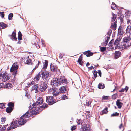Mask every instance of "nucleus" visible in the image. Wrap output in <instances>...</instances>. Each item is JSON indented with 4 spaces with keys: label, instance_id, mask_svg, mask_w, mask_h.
I'll list each match as a JSON object with an SVG mask.
<instances>
[{
    "label": "nucleus",
    "instance_id": "obj_12",
    "mask_svg": "<svg viewBox=\"0 0 131 131\" xmlns=\"http://www.w3.org/2000/svg\"><path fill=\"white\" fill-rule=\"evenodd\" d=\"M81 55L80 56V57L78 59L77 61V62L79 63V64L81 66L85 65H86V62H85L82 61V58L81 57Z\"/></svg>",
    "mask_w": 131,
    "mask_h": 131
},
{
    "label": "nucleus",
    "instance_id": "obj_45",
    "mask_svg": "<svg viewBox=\"0 0 131 131\" xmlns=\"http://www.w3.org/2000/svg\"><path fill=\"white\" fill-rule=\"evenodd\" d=\"M1 122L2 123H4L5 122V121H6V119L5 118L2 117L1 118Z\"/></svg>",
    "mask_w": 131,
    "mask_h": 131
},
{
    "label": "nucleus",
    "instance_id": "obj_33",
    "mask_svg": "<svg viewBox=\"0 0 131 131\" xmlns=\"http://www.w3.org/2000/svg\"><path fill=\"white\" fill-rule=\"evenodd\" d=\"M48 105L47 104H46V103H44L43 104V105L41 106L40 107H39L38 108V109H40L41 108L42 109H44L45 108H47V107Z\"/></svg>",
    "mask_w": 131,
    "mask_h": 131
},
{
    "label": "nucleus",
    "instance_id": "obj_35",
    "mask_svg": "<svg viewBox=\"0 0 131 131\" xmlns=\"http://www.w3.org/2000/svg\"><path fill=\"white\" fill-rule=\"evenodd\" d=\"M7 126V125H4L2 127L1 126V127H0V131H5L6 128V126Z\"/></svg>",
    "mask_w": 131,
    "mask_h": 131
},
{
    "label": "nucleus",
    "instance_id": "obj_57",
    "mask_svg": "<svg viewBox=\"0 0 131 131\" xmlns=\"http://www.w3.org/2000/svg\"><path fill=\"white\" fill-rule=\"evenodd\" d=\"M104 68L107 70H108L110 68V67L109 66H104Z\"/></svg>",
    "mask_w": 131,
    "mask_h": 131
},
{
    "label": "nucleus",
    "instance_id": "obj_8",
    "mask_svg": "<svg viewBox=\"0 0 131 131\" xmlns=\"http://www.w3.org/2000/svg\"><path fill=\"white\" fill-rule=\"evenodd\" d=\"M49 74V73L47 71H45L41 72L42 77L43 80L44 79L46 80L47 78H48Z\"/></svg>",
    "mask_w": 131,
    "mask_h": 131
},
{
    "label": "nucleus",
    "instance_id": "obj_16",
    "mask_svg": "<svg viewBox=\"0 0 131 131\" xmlns=\"http://www.w3.org/2000/svg\"><path fill=\"white\" fill-rule=\"evenodd\" d=\"M31 116V114L29 111H27L25 113L23 114L22 116L24 118H29Z\"/></svg>",
    "mask_w": 131,
    "mask_h": 131
},
{
    "label": "nucleus",
    "instance_id": "obj_37",
    "mask_svg": "<svg viewBox=\"0 0 131 131\" xmlns=\"http://www.w3.org/2000/svg\"><path fill=\"white\" fill-rule=\"evenodd\" d=\"M5 103H0V108L3 109L5 107Z\"/></svg>",
    "mask_w": 131,
    "mask_h": 131
},
{
    "label": "nucleus",
    "instance_id": "obj_29",
    "mask_svg": "<svg viewBox=\"0 0 131 131\" xmlns=\"http://www.w3.org/2000/svg\"><path fill=\"white\" fill-rule=\"evenodd\" d=\"M105 87L104 85L102 83H99L98 85V88L99 89H103Z\"/></svg>",
    "mask_w": 131,
    "mask_h": 131
},
{
    "label": "nucleus",
    "instance_id": "obj_26",
    "mask_svg": "<svg viewBox=\"0 0 131 131\" xmlns=\"http://www.w3.org/2000/svg\"><path fill=\"white\" fill-rule=\"evenodd\" d=\"M121 54V52L119 51H115V59H117L120 56Z\"/></svg>",
    "mask_w": 131,
    "mask_h": 131
},
{
    "label": "nucleus",
    "instance_id": "obj_6",
    "mask_svg": "<svg viewBox=\"0 0 131 131\" xmlns=\"http://www.w3.org/2000/svg\"><path fill=\"white\" fill-rule=\"evenodd\" d=\"M28 120V119L24 118L21 116L20 119L18 120V124L19 126H20L24 125Z\"/></svg>",
    "mask_w": 131,
    "mask_h": 131
},
{
    "label": "nucleus",
    "instance_id": "obj_30",
    "mask_svg": "<svg viewBox=\"0 0 131 131\" xmlns=\"http://www.w3.org/2000/svg\"><path fill=\"white\" fill-rule=\"evenodd\" d=\"M18 39L19 40H22V34L20 31H19L18 33Z\"/></svg>",
    "mask_w": 131,
    "mask_h": 131
},
{
    "label": "nucleus",
    "instance_id": "obj_61",
    "mask_svg": "<svg viewBox=\"0 0 131 131\" xmlns=\"http://www.w3.org/2000/svg\"><path fill=\"white\" fill-rule=\"evenodd\" d=\"M63 56L62 55V54H60L59 56V57L60 59H62L63 58Z\"/></svg>",
    "mask_w": 131,
    "mask_h": 131
},
{
    "label": "nucleus",
    "instance_id": "obj_50",
    "mask_svg": "<svg viewBox=\"0 0 131 131\" xmlns=\"http://www.w3.org/2000/svg\"><path fill=\"white\" fill-rule=\"evenodd\" d=\"M60 94H61L60 93V92H59H59H56L54 94H53V95L54 96H56Z\"/></svg>",
    "mask_w": 131,
    "mask_h": 131
},
{
    "label": "nucleus",
    "instance_id": "obj_9",
    "mask_svg": "<svg viewBox=\"0 0 131 131\" xmlns=\"http://www.w3.org/2000/svg\"><path fill=\"white\" fill-rule=\"evenodd\" d=\"M122 37L121 36H119L118 38H117L116 40H115V49H117L119 48V46L120 41Z\"/></svg>",
    "mask_w": 131,
    "mask_h": 131
},
{
    "label": "nucleus",
    "instance_id": "obj_17",
    "mask_svg": "<svg viewBox=\"0 0 131 131\" xmlns=\"http://www.w3.org/2000/svg\"><path fill=\"white\" fill-rule=\"evenodd\" d=\"M16 33L14 32L13 31L12 33V35H11V39L13 40V39H14L16 41H17V38L16 37Z\"/></svg>",
    "mask_w": 131,
    "mask_h": 131
},
{
    "label": "nucleus",
    "instance_id": "obj_20",
    "mask_svg": "<svg viewBox=\"0 0 131 131\" xmlns=\"http://www.w3.org/2000/svg\"><path fill=\"white\" fill-rule=\"evenodd\" d=\"M7 26L6 24L4 23L0 22V30L1 29H4L6 28Z\"/></svg>",
    "mask_w": 131,
    "mask_h": 131
},
{
    "label": "nucleus",
    "instance_id": "obj_27",
    "mask_svg": "<svg viewBox=\"0 0 131 131\" xmlns=\"http://www.w3.org/2000/svg\"><path fill=\"white\" fill-rule=\"evenodd\" d=\"M7 105L8 107L12 108L13 109L14 108V103L12 102H10L8 103Z\"/></svg>",
    "mask_w": 131,
    "mask_h": 131
},
{
    "label": "nucleus",
    "instance_id": "obj_7",
    "mask_svg": "<svg viewBox=\"0 0 131 131\" xmlns=\"http://www.w3.org/2000/svg\"><path fill=\"white\" fill-rule=\"evenodd\" d=\"M10 78V75L7 74L6 72L3 73L2 76V80L3 82H5L9 79Z\"/></svg>",
    "mask_w": 131,
    "mask_h": 131
},
{
    "label": "nucleus",
    "instance_id": "obj_52",
    "mask_svg": "<svg viewBox=\"0 0 131 131\" xmlns=\"http://www.w3.org/2000/svg\"><path fill=\"white\" fill-rule=\"evenodd\" d=\"M4 12H0V14L2 18H3L4 16Z\"/></svg>",
    "mask_w": 131,
    "mask_h": 131
},
{
    "label": "nucleus",
    "instance_id": "obj_39",
    "mask_svg": "<svg viewBox=\"0 0 131 131\" xmlns=\"http://www.w3.org/2000/svg\"><path fill=\"white\" fill-rule=\"evenodd\" d=\"M97 72L96 70H94V71L93 72V75H94V77H93V78L94 79L95 78L97 77Z\"/></svg>",
    "mask_w": 131,
    "mask_h": 131
},
{
    "label": "nucleus",
    "instance_id": "obj_55",
    "mask_svg": "<svg viewBox=\"0 0 131 131\" xmlns=\"http://www.w3.org/2000/svg\"><path fill=\"white\" fill-rule=\"evenodd\" d=\"M111 28L115 30V22L113 23L111 25Z\"/></svg>",
    "mask_w": 131,
    "mask_h": 131
},
{
    "label": "nucleus",
    "instance_id": "obj_46",
    "mask_svg": "<svg viewBox=\"0 0 131 131\" xmlns=\"http://www.w3.org/2000/svg\"><path fill=\"white\" fill-rule=\"evenodd\" d=\"M76 129V125H73L71 128V130L72 131L75 130Z\"/></svg>",
    "mask_w": 131,
    "mask_h": 131
},
{
    "label": "nucleus",
    "instance_id": "obj_18",
    "mask_svg": "<svg viewBox=\"0 0 131 131\" xmlns=\"http://www.w3.org/2000/svg\"><path fill=\"white\" fill-rule=\"evenodd\" d=\"M24 63L25 64H27L28 65H32L31 60L30 59H28L27 60H25L24 61Z\"/></svg>",
    "mask_w": 131,
    "mask_h": 131
},
{
    "label": "nucleus",
    "instance_id": "obj_25",
    "mask_svg": "<svg viewBox=\"0 0 131 131\" xmlns=\"http://www.w3.org/2000/svg\"><path fill=\"white\" fill-rule=\"evenodd\" d=\"M130 40V37H124L123 40V42L126 43H128Z\"/></svg>",
    "mask_w": 131,
    "mask_h": 131
},
{
    "label": "nucleus",
    "instance_id": "obj_36",
    "mask_svg": "<svg viewBox=\"0 0 131 131\" xmlns=\"http://www.w3.org/2000/svg\"><path fill=\"white\" fill-rule=\"evenodd\" d=\"M12 85L10 83H8L5 85L6 88H10L12 87Z\"/></svg>",
    "mask_w": 131,
    "mask_h": 131
},
{
    "label": "nucleus",
    "instance_id": "obj_2",
    "mask_svg": "<svg viewBox=\"0 0 131 131\" xmlns=\"http://www.w3.org/2000/svg\"><path fill=\"white\" fill-rule=\"evenodd\" d=\"M43 102V101L42 98L41 97H39L38 99L36 101V103H34L31 106V105L29 107V109L31 110L33 108H37L38 109V108L39 107V106H38L42 104Z\"/></svg>",
    "mask_w": 131,
    "mask_h": 131
},
{
    "label": "nucleus",
    "instance_id": "obj_13",
    "mask_svg": "<svg viewBox=\"0 0 131 131\" xmlns=\"http://www.w3.org/2000/svg\"><path fill=\"white\" fill-rule=\"evenodd\" d=\"M37 108H33L32 109V112L31 114V115H35L39 113V111L38 110V108L37 109Z\"/></svg>",
    "mask_w": 131,
    "mask_h": 131
},
{
    "label": "nucleus",
    "instance_id": "obj_64",
    "mask_svg": "<svg viewBox=\"0 0 131 131\" xmlns=\"http://www.w3.org/2000/svg\"><path fill=\"white\" fill-rule=\"evenodd\" d=\"M119 115V113L117 112H115V116H118Z\"/></svg>",
    "mask_w": 131,
    "mask_h": 131
},
{
    "label": "nucleus",
    "instance_id": "obj_14",
    "mask_svg": "<svg viewBox=\"0 0 131 131\" xmlns=\"http://www.w3.org/2000/svg\"><path fill=\"white\" fill-rule=\"evenodd\" d=\"M90 128L89 127L87 124H85V126L82 127L81 128V131H90Z\"/></svg>",
    "mask_w": 131,
    "mask_h": 131
},
{
    "label": "nucleus",
    "instance_id": "obj_10",
    "mask_svg": "<svg viewBox=\"0 0 131 131\" xmlns=\"http://www.w3.org/2000/svg\"><path fill=\"white\" fill-rule=\"evenodd\" d=\"M131 45V43H126L125 44H123L122 46H119V48H120L121 49H123L127 48Z\"/></svg>",
    "mask_w": 131,
    "mask_h": 131
},
{
    "label": "nucleus",
    "instance_id": "obj_11",
    "mask_svg": "<svg viewBox=\"0 0 131 131\" xmlns=\"http://www.w3.org/2000/svg\"><path fill=\"white\" fill-rule=\"evenodd\" d=\"M67 86L61 87L59 89V91L60 93H65L67 91Z\"/></svg>",
    "mask_w": 131,
    "mask_h": 131
},
{
    "label": "nucleus",
    "instance_id": "obj_38",
    "mask_svg": "<svg viewBox=\"0 0 131 131\" xmlns=\"http://www.w3.org/2000/svg\"><path fill=\"white\" fill-rule=\"evenodd\" d=\"M88 52L87 53V54L86 55V56L87 57H89L93 55V53L91 52L89 50H88Z\"/></svg>",
    "mask_w": 131,
    "mask_h": 131
},
{
    "label": "nucleus",
    "instance_id": "obj_54",
    "mask_svg": "<svg viewBox=\"0 0 131 131\" xmlns=\"http://www.w3.org/2000/svg\"><path fill=\"white\" fill-rule=\"evenodd\" d=\"M112 5H113V7L111 5V8L112 9L115 10V8H114L115 7H114V5H115V3L113 2H112Z\"/></svg>",
    "mask_w": 131,
    "mask_h": 131
},
{
    "label": "nucleus",
    "instance_id": "obj_42",
    "mask_svg": "<svg viewBox=\"0 0 131 131\" xmlns=\"http://www.w3.org/2000/svg\"><path fill=\"white\" fill-rule=\"evenodd\" d=\"M13 16V14L12 13L9 14L8 15V19L9 20H10Z\"/></svg>",
    "mask_w": 131,
    "mask_h": 131
},
{
    "label": "nucleus",
    "instance_id": "obj_28",
    "mask_svg": "<svg viewBox=\"0 0 131 131\" xmlns=\"http://www.w3.org/2000/svg\"><path fill=\"white\" fill-rule=\"evenodd\" d=\"M128 87L126 86L125 88H122L121 90L119 91V92H124L125 91L126 92H127L128 89Z\"/></svg>",
    "mask_w": 131,
    "mask_h": 131
},
{
    "label": "nucleus",
    "instance_id": "obj_44",
    "mask_svg": "<svg viewBox=\"0 0 131 131\" xmlns=\"http://www.w3.org/2000/svg\"><path fill=\"white\" fill-rule=\"evenodd\" d=\"M101 51L102 52H104L106 50V47H100Z\"/></svg>",
    "mask_w": 131,
    "mask_h": 131
},
{
    "label": "nucleus",
    "instance_id": "obj_58",
    "mask_svg": "<svg viewBox=\"0 0 131 131\" xmlns=\"http://www.w3.org/2000/svg\"><path fill=\"white\" fill-rule=\"evenodd\" d=\"M44 66H48V62L47 60H45L44 62Z\"/></svg>",
    "mask_w": 131,
    "mask_h": 131
},
{
    "label": "nucleus",
    "instance_id": "obj_31",
    "mask_svg": "<svg viewBox=\"0 0 131 131\" xmlns=\"http://www.w3.org/2000/svg\"><path fill=\"white\" fill-rule=\"evenodd\" d=\"M118 16H119L120 20H121V22H122L123 21V19L124 18V16L121 14H118Z\"/></svg>",
    "mask_w": 131,
    "mask_h": 131
},
{
    "label": "nucleus",
    "instance_id": "obj_56",
    "mask_svg": "<svg viewBox=\"0 0 131 131\" xmlns=\"http://www.w3.org/2000/svg\"><path fill=\"white\" fill-rule=\"evenodd\" d=\"M112 15L113 17H112V21H115V19H114L115 14H114L113 13L112 14Z\"/></svg>",
    "mask_w": 131,
    "mask_h": 131
},
{
    "label": "nucleus",
    "instance_id": "obj_3",
    "mask_svg": "<svg viewBox=\"0 0 131 131\" xmlns=\"http://www.w3.org/2000/svg\"><path fill=\"white\" fill-rule=\"evenodd\" d=\"M52 96H46V101L49 105H51L56 103L57 101Z\"/></svg>",
    "mask_w": 131,
    "mask_h": 131
},
{
    "label": "nucleus",
    "instance_id": "obj_32",
    "mask_svg": "<svg viewBox=\"0 0 131 131\" xmlns=\"http://www.w3.org/2000/svg\"><path fill=\"white\" fill-rule=\"evenodd\" d=\"M51 70L52 71H55L57 69V66H50Z\"/></svg>",
    "mask_w": 131,
    "mask_h": 131
},
{
    "label": "nucleus",
    "instance_id": "obj_19",
    "mask_svg": "<svg viewBox=\"0 0 131 131\" xmlns=\"http://www.w3.org/2000/svg\"><path fill=\"white\" fill-rule=\"evenodd\" d=\"M41 77V74L40 73H39L35 77H34L33 80L35 81H38Z\"/></svg>",
    "mask_w": 131,
    "mask_h": 131
},
{
    "label": "nucleus",
    "instance_id": "obj_49",
    "mask_svg": "<svg viewBox=\"0 0 131 131\" xmlns=\"http://www.w3.org/2000/svg\"><path fill=\"white\" fill-rule=\"evenodd\" d=\"M77 123L78 125H80L81 124V125L82 124V121L80 119H79L77 121Z\"/></svg>",
    "mask_w": 131,
    "mask_h": 131
},
{
    "label": "nucleus",
    "instance_id": "obj_5",
    "mask_svg": "<svg viewBox=\"0 0 131 131\" xmlns=\"http://www.w3.org/2000/svg\"><path fill=\"white\" fill-rule=\"evenodd\" d=\"M47 84L43 81L40 82L39 90L41 92H43L45 91L47 88Z\"/></svg>",
    "mask_w": 131,
    "mask_h": 131
},
{
    "label": "nucleus",
    "instance_id": "obj_24",
    "mask_svg": "<svg viewBox=\"0 0 131 131\" xmlns=\"http://www.w3.org/2000/svg\"><path fill=\"white\" fill-rule=\"evenodd\" d=\"M118 35L119 36L121 37L122 35L123 34V31H122V28L120 27L118 28Z\"/></svg>",
    "mask_w": 131,
    "mask_h": 131
},
{
    "label": "nucleus",
    "instance_id": "obj_47",
    "mask_svg": "<svg viewBox=\"0 0 131 131\" xmlns=\"http://www.w3.org/2000/svg\"><path fill=\"white\" fill-rule=\"evenodd\" d=\"M108 42V41L106 40V39L105 40V42L103 43V44L104 46H106L107 45Z\"/></svg>",
    "mask_w": 131,
    "mask_h": 131
},
{
    "label": "nucleus",
    "instance_id": "obj_60",
    "mask_svg": "<svg viewBox=\"0 0 131 131\" xmlns=\"http://www.w3.org/2000/svg\"><path fill=\"white\" fill-rule=\"evenodd\" d=\"M88 68L89 70H91L94 69V67H93V66H91L90 67H88Z\"/></svg>",
    "mask_w": 131,
    "mask_h": 131
},
{
    "label": "nucleus",
    "instance_id": "obj_34",
    "mask_svg": "<svg viewBox=\"0 0 131 131\" xmlns=\"http://www.w3.org/2000/svg\"><path fill=\"white\" fill-rule=\"evenodd\" d=\"M13 110L12 108L8 107L6 109V111L8 113H10L12 112Z\"/></svg>",
    "mask_w": 131,
    "mask_h": 131
},
{
    "label": "nucleus",
    "instance_id": "obj_41",
    "mask_svg": "<svg viewBox=\"0 0 131 131\" xmlns=\"http://www.w3.org/2000/svg\"><path fill=\"white\" fill-rule=\"evenodd\" d=\"M108 96H104L102 97V102L104 100H108Z\"/></svg>",
    "mask_w": 131,
    "mask_h": 131
},
{
    "label": "nucleus",
    "instance_id": "obj_21",
    "mask_svg": "<svg viewBox=\"0 0 131 131\" xmlns=\"http://www.w3.org/2000/svg\"><path fill=\"white\" fill-rule=\"evenodd\" d=\"M18 68V66H12L10 70V72L17 71Z\"/></svg>",
    "mask_w": 131,
    "mask_h": 131
},
{
    "label": "nucleus",
    "instance_id": "obj_43",
    "mask_svg": "<svg viewBox=\"0 0 131 131\" xmlns=\"http://www.w3.org/2000/svg\"><path fill=\"white\" fill-rule=\"evenodd\" d=\"M91 102L89 100H86L85 105L87 106H89L91 104Z\"/></svg>",
    "mask_w": 131,
    "mask_h": 131
},
{
    "label": "nucleus",
    "instance_id": "obj_53",
    "mask_svg": "<svg viewBox=\"0 0 131 131\" xmlns=\"http://www.w3.org/2000/svg\"><path fill=\"white\" fill-rule=\"evenodd\" d=\"M97 73H98L100 77H101L102 73L101 71L100 70H98V72H97Z\"/></svg>",
    "mask_w": 131,
    "mask_h": 131
},
{
    "label": "nucleus",
    "instance_id": "obj_51",
    "mask_svg": "<svg viewBox=\"0 0 131 131\" xmlns=\"http://www.w3.org/2000/svg\"><path fill=\"white\" fill-rule=\"evenodd\" d=\"M12 75L15 77L16 75L17 74V71H13L12 72Z\"/></svg>",
    "mask_w": 131,
    "mask_h": 131
},
{
    "label": "nucleus",
    "instance_id": "obj_22",
    "mask_svg": "<svg viewBox=\"0 0 131 131\" xmlns=\"http://www.w3.org/2000/svg\"><path fill=\"white\" fill-rule=\"evenodd\" d=\"M107 110L108 107H106L105 109L101 111L100 112V114L102 115L104 114H107L108 112Z\"/></svg>",
    "mask_w": 131,
    "mask_h": 131
},
{
    "label": "nucleus",
    "instance_id": "obj_48",
    "mask_svg": "<svg viewBox=\"0 0 131 131\" xmlns=\"http://www.w3.org/2000/svg\"><path fill=\"white\" fill-rule=\"evenodd\" d=\"M61 98L63 100H64L67 98V96L64 94H63L61 96Z\"/></svg>",
    "mask_w": 131,
    "mask_h": 131
},
{
    "label": "nucleus",
    "instance_id": "obj_15",
    "mask_svg": "<svg viewBox=\"0 0 131 131\" xmlns=\"http://www.w3.org/2000/svg\"><path fill=\"white\" fill-rule=\"evenodd\" d=\"M121 101V100L120 99H118L116 102V105L119 109L121 108L123 105V103L120 102Z\"/></svg>",
    "mask_w": 131,
    "mask_h": 131
},
{
    "label": "nucleus",
    "instance_id": "obj_62",
    "mask_svg": "<svg viewBox=\"0 0 131 131\" xmlns=\"http://www.w3.org/2000/svg\"><path fill=\"white\" fill-rule=\"evenodd\" d=\"M18 63L17 62H16L13 64L12 66H18Z\"/></svg>",
    "mask_w": 131,
    "mask_h": 131
},
{
    "label": "nucleus",
    "instance_id": "obj_40",
    "mask_svg": "<svg viewBox=\"0 0 131 131\" xmlns=\"http://www.w3.org/2000/svg\"><path fill=\"white\" fill-rule=\"evenodd\" d=\"M114 39H112L109 42L108 45L109 46L110 48L112 49H113V48L111 46V44L112 43V42H113Z\"/></svg>",
    "mask_w": 131,
    "mask_h": 131
},
{
    "label": "nucleus",
    "instance_id": "obj_4",
    "mask_svg": "<svg viewBox=\"0 0 131 131\" xmlns=\"http://www.w3.org/2000/svg\"><path fill=\"white\" fill-rule=\"evenodd\" d=\"M18 122L17 120L14 121L13 120L11 122L10 126L7 128V130H10L12 129H15L17 128V127H19Z\"/></svg>",
    "mask_w": 131,
    "mask_h": 131
},
{
    "label": "nucleus",
    "instance_id": "obj_23",
    "mask_svg": "<svg viewBox=\"0 0 131 131\" xmlns=\"http://www.w3.org/2000/svg\"><path fill=\"white\" fill-rule=\"evenodd\" d=\"M38 84H36L35 85H34L32 87V90H35V92H38Z\"/></svg>",
    "mask_w": 131,
    "mask_h": 131
},
{
    "label": "nucleus",
    "instance_id": "obj_63",
    "mask_svg": "<svg viewBox=\"0 0 131 131\" xmlns=\"http://www.w3.org/2000/svg\"><path fill=\"white\" fill-rule=\"evenodd\" d=\"M25 96H26V97L29 98V95L28 94V93H26Z\"/></svg>",
    "mask_w": 131,
    "mask_h": 131
},
{
    "label": "nucleus",
    "instance_id": "obj_1",
    "mask_svg": "<svg viewBox=\"0 0 131 131\" xmlns=\"http://www.w3.org/2000/svg\"><path fill=\"white\" fill-rule=\"evenodd\" d=\"M68 83L67 80L63 77H61L58 78H53L51 81L52 85L55 88L63 83L66 84Z\"/></svg>",
    "mask_w": 131,
    "mask_h": 131
},
{
    "label": "nucleus",
    "instance_id": "obj_59",
    "mask_svg": "<svg viewBox=\"0 0 131 131\" xmlns=\"http://www.w3.org/2000/svg\"><path fill=\"white\" fill-rule=\"evenodd\" d=\"M112 32V30H110L107 33L108 35L109 36H110Z\"/></svg>",
    "mask_w": 131,
    "mask_h": 131
}]
</instances>
